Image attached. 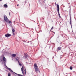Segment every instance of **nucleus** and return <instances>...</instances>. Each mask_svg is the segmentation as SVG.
I'll return each instance as SVG.
<instances>
[{
	"instance_id": "1",
	"label": "nucleus",
	"mask_w": 76,
	"mask_h": 76,
	"mask_svg": "<svg viewBox=\"0 0 76 76\" xmlns=\"http://www.w3.org/2000/svg\"><path fill=\"white\" fill-rule=\"evenodd\" d=\"M21 70L22 71V73L23 75H26V68H25V67L24 66H22L21 69Z\"/></svg>"
},
{
	"instance_id": "22",
	"label": "nucleus",
	"mask_w": 76,
	"mask_h": 76,
	"mask_svg": "<svg viewBox=\"0 0 76 76\" xmlns=\"http://www.w3.org/2000/svg\"><path fill=\"white\" fill-rule=\"evenodd\" d=\"M25 3H26V0H25Z\"/></svg>"
},
{
	"instance_id": "8",
	"label": "nucleus",
	"mask_w": 76,
	"mask_h": 76,
	"mask_svg": "<svg viewBox=\"0 0 76 76\" xmlns=\"http://www.w3.org/2000/svg\"><path fill=\"white\" fill-rule=\"evenodd\" d=\"M59 50H61V47H58L57 49V51L58 52Z\"/></svg>"
},
{
	"instance_id": "3",
	"label": "nucleus",
	"mask_w": 76,
	"mask_h": 76,
	"mask_svg": "<svg viewBox=\"0 0 76 76\" xmlns=\"http://www.w3.org/2000/svg\"><path fill=\"white\" fill-rule=\"evenodd\" d=\"M4 20L5 22H9V19L8 18H7V16L5 15L4 16Z\"/></svg>"
},
{
	"instance_id": "5",
	"label": "nucleus",
	"mask_w": 76,
	"mask_h": 76,
	"mask_svg": "<svg viewBox=\"0 0 76 76\" xmlns=\"http://www.w3.org/2000/svg\"><path fill=\"white\" fill-rule=\"evenodd\" d=\"M5 37H7V38H9V37H10V36H11V34H10L7 33L5 35Z\"/></svg>"
},
{
	"instance_id": "13",
	"label": "nucleus",
	"mask_w": 76,
	"mask_h": 76,
	"mask_svg": "<svg viewBox=\"0 0 76 76\" xmlns=\"http://www.w3.org/2000/svg\"><path fill=\"white\" fill-rule=\"evenodd\" d=\"M7 69H8L9 70V71H10V72H14L13 71L11 70V69H10V68H7Z\"/></svg>"
},
{
	"instance_id": "21",
	"label": "nucleus",
	"mask_w": 76,
	"mask_h": 76,
	"mask_svg": "<svg viewBox=\"0 0 76 76\" xmlns=\"http://www.w3.org/2000/svg\"><path fill=\"white\" fill-rule=\"evenodd\" d=\"M51 32H53V33H54V34H55V32H54L53 31H51Z\"/></svg>"
},
{
	"instance_id": "18",
	"label": "nucleus",
	"mask_w": 76,
	"mask_h": 76,
	"mask_svg": "<svg viewBox=\"0 0 76 76\" xmlns=\"http://www.w3.org/2000/svg\"><path fill=\"white\" fill-rule=\"evenodd\" d=\"M53 28H54V27L53 26H52V28L50 29V31H51V30H52V29H53Z\"/></svg>"
},
{
	"instance_id": "6",
	"label": "nucleus",
	"mask_w": 76,
	"mask_h": 76,
	"mask_svg": "<svg viewBox=\"0 0 76 76\" xmlns=\"http://www.w3.org/2000/svg\"><path fill=\"white\" fill-rule=\"evenodd\" d=\"M2 56H3V60L4 61V63H6V58L4 57V55H2Z\"/></svg>"
},
{
	"instance_id": "2",
	"label": "nucleus",
	"mask_w": 76,
	"mask_h": 76,
	"mask_svg": "<svg viewBox=\"0 0 76 76\" xmlns=\"http://www.w3.org/2000/svg\"><path fill=\"white\" fill-rule=\"evenodd\" d=\"M57 9L59 17L61 18V16H60V13H59V10H60V7H59V5H58V4H57Z\"/></svg>"
},
{
	"instance_id": "14",
	"label": "nucleus",
	"mask_w": 76,
	"mask_h": 76,
	"mask_svg": "<svg viewBox=\"0 0 76 76\" xmlns=\"http://www.w3.org/2000/svg\"><path fill=\"white\" fill-rule=\"evenodd\" d=\"M70 24L71 26H72V23L71 22V17L70 16Z\"/></svg>"
},
{
	"instance_id": "12",
	"label": "nucleus",
	"mask_w": 76,
	"mask_h": 76,
	"mask_svg": "<svg viewBox=\"0 0 76 76\" xmlns=\"http://www.w3.org/2000/svg\"><path fill=\"white\" fill-rule=\"evenodd\" d=\"M38 67L37 66V64H34V67Z\"/></svg>"
},
{
	"instance_id": "24",
	"label": "nucleus",
	"mask_w": 76,
	"mask_h": 76,
	"mask_svg": "<svg viewBox=\"0 0 76 76\" xmlns=\"http://www.w3.org/2000/svg\"><path fill=\"white\" fill-rule=\"evenodd\" d=\"M2 0H0V2L1 1H2Z\"/></svg>"
},
{
	"instance_id": "4",
	"label": "nucleus",
	"mask_w": 76,
	"mask_h": 76,
	"mask_svg": "<svg viewBox=\"0 0 76 76\" xmlns=\"http://www.w3.org/2000/svg\"><path fill=\"white\" fill-rule=\"evenodd\" d=\"M34 69H35V72L36 73H38V72H39V70L38 69V66L37 67H34Z\"/></svg>"
},
{
	"instance_id": "9",
	"label": "nucleus",
	"mask_w": 76,
	"mask_h": 76,
	"mask_svg": "<svg viewBox=\"0 0 76 76\" xmlns=\"http://www.w3.org/2000/svg\"><path fill=\"white\" fill-rule=\"evenodd\" d=\"M16 56V54H13L12 55V56L13 57H15Z\"/></svg>"
},
{
	"instance_id": "17",
	"label": "nucleus",
	"mask_w": 76,
	"mask_h": 76,
	"mask_svg": "<svg viewBox=\"0 0 76 76\" xmlns=\"http://www.w3.org/2000/svg\"><path fill=\"white\" fill-rule=\"evenodd\" d=\"M11 76V74L10 73H9L8 74V76Z\"/></svg>"
},
{
	"instance_id": "10",
	"label": "nucleus",
	"mask_w": 76,
	"mask_h": 76,
	"mask_svg": "<svg viewBox=\"0 0 76 76\" xmlns=\"http://www.w3.org/2000/svg\"><path fill=\"white\" fill-rule=\"evenodd\" d=\"M0 62H3V57L0 58Z\"/></svg>"
},
{
	"instance_id": "25",
	"label": "nucleus",
	"mask_w": 76,
	"mask_h": 76,
	"mask_svg": "<svg viewBox=\"0 0 76 76\" xmlns=\"http://www.w3.org/2000/svg\"><path fill=\"white\" fill-rule=\"evenodd\" d=\"M17 6H19V5L18 4L17 5Z\"/></svg>"
},
{
	"instance_id": "11",
	"label": "nucleus",
	"mask_w": 76,
	"mask_h": 76,
	"mask_svg": "<svg viewBox=\"0 0 76 76\" xmlns=\"http://www.w3.org/2000/svg\"><path fill=\"white\" fill-rule=\"evenodd\" d=\"M4 7L7 8V5L6 4H5L4 5Z\"/></svg>"
},
{
	"instance_id": "15",
	"label": "nucleus",
	"mask_w": 76,
	"mask_h": 76,
	"mask_svg": "<svg viewBox=\"0 0 76 76\" xmlns=\"http://www.w3.org/2000/svg\"><path fill=\"white\" fill-rule=\"evenodd\" d=\"M12 32H15V30L14 29L12 28Z\"/></svg>"
},
{
	"instance_id": "7",
	"label": "nucleus",
	"mask_w": 76,
	"mask_h": 76,
	"mask_svg": "<svg viewBox=\"0 0 76 76\" xmlns=\"http://www.w3.org/2000/svg\"><path fill=\"white\" fill-rule=\"evenodd\" d=\"M19 59H20V58L18 57L17 58L16 60H17L18 61V63L19 64V65L20 66H22V65L21 64H20V62H19Z\"/></svg>"
},
{
	"instance_id": "20",
	"label": "nucleus",
	"mask_w": 76,
	"mask_h": 76,
	"mask_svg": "<svg viewBox=\"0 0 76 76\" xmlns=\"http://www.w3.org/2000/svg\"><path fill=\"white\" fill-rule=\"evenodd\" d=\"M8 22H9V23H11V21L9 20V21Z\"/></svg>"
},
{
	"instance_id": "27",
	"label": "nucleus",
	"mask_w": 76,
	"mask_h": 76,
	"mask_svg": "<svg viewBox=\"0 0 76 76\" xmlns=\"http://www.w3.org/2000/svg\"><path fill=\"white\" fill-rule=\"evenodd\" d=\"M9 13H10V12Z\"/></svg>"
},
{
	"instance_id": "26",
	"label": "nucleus",
	"mask_w": 76,
	"mask_h": 76,
	"mask_svg": "<svg viewBox=\"0 0 76 76\" xmlns=\"http://www.w3.org/2000/svg\"><path fill=\"white\" fill-rule=\"evenodd\" d=\"M55 4L56 5H57V4L56 3Z\"/></svg>"
},
{
	"instance_id": "23",
	"label": "nucleus",
	"mask_w": 76,
	"mask_h": 76,
	"mask_svg": "<svg viewBox=\"0 0 76 76\" xmlns=\"http://www.w3.org/2000/svg\"><path fill=\"white\" fill-rule=\"evenodd\" d=\"M13 73H14L15 74H16V75H18V74H17L16 73H15V72H13Z\"/></svg>"
},
{
	"instance_id": "16",
	"label": "nucleus",
	"mask_w": 76,
	"mask_h": 76,
	"mask_svg": "<svg viewBox=\"0 0 76 76\" xmlns=\"http://www.w3.org/2000/svg\"><path fill=\"white\" fill-rule=\"evenodd\" d=\"M73 69V67L72 66H70V70H72Z\"/></svg>"
},
{
	"instance_id": "19",
	"label": "nucleus",
	"mask_w": 76,
	"mask_h": 76,
	"mask_svg": "<svg viewBox=\"0 0 76 76\" xmlns=\"http://www.w3.org/2000/svg\"><path fill=\"white\" fill-rule=\"evenodd\" d=\"M12 34L14 35H15V32H12Z\"/></svg>"
}]
</instances>
